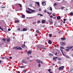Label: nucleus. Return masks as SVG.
I'll return each mask as SVG.
<instances>
[{
    "mask_svg": "<svg viewBox=\"0 0 73 73\" xmlns=\"http://www.w3.org/2000/svg\"><path fill=\"white\" fill-rule=\"evenodd\" d=\"M13 49H16V50H22L21 47L17 46H15L13 48Z\"/></svg>",
    "mask_w": 73,
    "mask_h": 73,
    "instance_id": "1",
    "label": "nucleus"
},
{
    "mask_svg": "<svg viewBox=\"0 0 73 73\" xmlns=\"http://www.w3.org/2000/svg\"><path fill=\"white\" fill-rule=\"evenodd\" d=\"M68 72H70V73H73V68H72V69H70L68 70Z\"/></svg>",
    "mask_w": 73,
    "mask_h": 73,
    "instance_id": "2",
    "label": "nucleus"
},
{
    "mask_svg": "<svg viewBox=\"0 0 73 73\" xmlns=\"http://www.w3.org/2000/svg\"><path fill=\"white\" fill-rule=\"evenodd\" d=\"M64 69V66H62L61 67H60L59 68V70H63Z\"/></svg>",
    "mask_w": 73,
    "mask_h": 73,
    "instance_id": "3",
    "label": "nucleus"
},
{
    "mask_svg": "<svg viewBox=\"0 0 73 73\" xmlns=\"http://www.w3.org/2000/svg\"><path fill=\"white\" fill-rule=\"evenodd\" d=\"M32 52V51L31 50H29L27 51V54H31Z\"/></svg>",
    "mask_w": 73,
    "mask_h": 73,
    "instance_id": "4",
    "label": "nucleus"
},
{
    "mask_svg": "<svg viewBox=\"0 0 73 73\" xmlns=\"http://www.w3.org/2000/svg\"><path fill=\"white\" fill-rule=\"evenodd\" d=\"M60 44L61 46H64V45H65V43L63 42H61Z\"/></svg>",
    "mask_w": 73,
    "mask_h": 73,
    "instance_id": "5",
    "label": "nucleus"
},
{
    "mask_svg": "<svg viewBox=\"0 0 73 73\" xmlns=\"http://www.w3.org/2000/svg\"><path fill=\"white\" fill-rule=\"evenodd\" d=\"M27 9L28 10L31 11V12H35V11L33 10H32V9H31L29 8H28Z\"/></svg>",
    "mask_w": 73,
    "mask_h": 73,
    "instance_id": "6",
    "label": "nucleus"
},
{
    "mask_svg": "<svg viewBox=\"0 0 73 73\" xmlns=\"http://www.w3.org/2000/svg\"><path fill=\"white\" fill-rule=\"evenodd\" d=\"M73 48V46H67L66 47L67 48H68V49H72Z\"/></svg>",
    "mask_w": 73,
    "mask_h": 73,
    "instance_id": "7",
    "label": "nucleus"
},
{
    "mask_svg": "<svg viewBox=\"0 0 73 73\" xmlns=\"http://www.w3.org/2000/svg\"><path fill=\"white\" fill-rule=\"evenodd\" d=\"M26 12H27V13H29V14L32 13V12L29 10H26Z\"/></svg>",
    "mask_w": 73,
    "mask_h": 73,
    "instance_id": "8",
    "label": "nucleus"
},
{
    "mask_svg": "<svg viewBox=\"0 0 73 73\" xmlns=\"http://www.w3.org/2000/svg\"><path fill=\"white\" fill-rule=\"evenodd\" d=\"M11 41V39L7 38L6 39V41L7 42H9Z\"/></svg>",
    "mask_w": 73,
    "mask_h": 73,
    "instance_id": "9",
    "label": "nucleus"
},
{
    "mask_svg": "<svg viewBox=\"0 0 73 73\" xmlns=\"http://www.w3.org/2000/svg\"><path fill=\"white\" fill-rule=\"evenodd\" d=\"M0 29H1V31H3V32H6V31H7V30L6 29L5 30V31H4V30H3V29L1 28V26H0Z\"/></svg>",
    "mask_w": 73,
    "mask_h": 73,
    "instance_id": "10",
    "label": "nucleus"
},
{
    "mask_svg": "<svg viewBox=\"0 0 73 73\" xmlns=\"http://www.w3.org/2000/svg\"><path fill=\"white\" fill-rule=\"evenodd\" d=\"M48 42V44H50V45H51L52 44V42L50 40H49Z\"/></svg>",
    "mask_w": 73,
    "mask_h": 73,
    "instance_id": "11",
    "label": "nucleus"
},
{
    "mask_svg": "<svg viewBox=\"0 0 73 73\" xmlns=\"http://www.w3.org/2000/svg\"><path fill=\"white\" fill-rule=\"evenodd\" d=\"M65 57H66V58H67V59H69L70 58V57L69 56H67V55H64Z\"/></svg>",
    "mask_w": 73,
    "mask_h": 73,
    "instance_id": "12",
    "label": "nucleus"
},
{
    "mask_svg": "<svg viewBox=\"0 0 73 73\" xmlns=\"http://www.w3.org/2000/svg\"><path fill=\"white\" fill-rule=\"evenodd\" d=\"M57 19L58 20H60L61 19V17H60V16H59L57 17Z\"/></svg>",
    "mask_w": 73,
    "mask_h": 73,
    "instance_id": "13",
    "label": "nucleus"
},
{
    "mask_svg": "<svg viewBox=\"0 0 73 73\" xmlns=\"http://www.w3.org/2000/svg\"><path fill=\"white\" fill-rule=\"evenodd\" d=\"M42 49H44L45 50H46V48H45V46H42Z\"/></svg>",
    "mask_w": 73,
    "mask_h": 73,
    "instance_id": "14",
    "label": "nucleus"
},
{
    "mask_svg": "<svg viewBox=\"0 0 73 73\" xmlns=\"http://www.w3.org/2000/svg\"><path fill=\"white\" fill-rule=\"evenodd\" d=\"M53 54L52 53H50L49 54V57H52V56H53Z\"/></svg>",
    "mask_w": 73,
    "mask_h": 73,
    "instance_id": "15",
    "label": "nucleus"
},
{
    "mask_svg": "<svg viewBox=\"0 0 73 73\" xmlns=\"http://www.w3.org/2000/svg\"><path fill=\"white\" fill-rule=\"evenodd\" d=\"M22 62L23 64H26L27 63L24 60H22Z\"/></svg>",
    "mask_w": 73,
    "mask_h": 73,
    "instance_id": "16",
    "label": "nucleus"
},
{
    "mask_svg": "<svg viewBox=\"0 0 73 73\" xmlns=\"http://www.w3.org/2000/svg\"><path fill=\"white\" fill-rule=\"evenodd\" d=\"M36 4H37L38 7H40V2H36Z\"/></svg>",
    "mask_w": 73,
    "mask_h": 73,
    "instance_id": "17",
    "label": "nucleus"
},
{
    "mask_svg": "<svg viewBox=\"0 0 73 73\" xmlns=\"http://www.w3.org/2000/svg\"><path fill=\"white\" fill-rule=\"evenodd\" d=\"M27 31V29L26 28H23V31Z\"/></svg>",
    "mask_w": 73,
    "mask_h": 73,
    "instance_id": "18",
    "label": "nucleus"
},
{
    "mask_svg": "<svg viewBox=\"0 0 73 73\" xmlns=\"http://www.w3.org/2000/svg\"><path fill=\"white\" fill-rule=\"evenodd\" d=\"M61 39L62 40V41H64V40H66V38H61Z\"/></svg>",
    "mask_w": 73,
    "mask_h": 73,
    "instance_id": "19",
    "label": "nucleus"
},
{
    "mask_svg": "<svg viewBox=\"0 0 73 73\" xmlns=\"http://www.w3.org/2000/svg\"><path fill=\"white\" fill-rule=\"evenodd\" d=\"M19 68H25V66H20Z\"/></svg>",
    "mask_w": 73,
    "mask_h": 73,
    "instance_id": "20",
    "label": "nucleus"
},
{
    "mask_svg": "<svg viewBox=\"0 0 73 73\" xmlns=\"http://www.w3.org/2000/svg\"><path fill=\"white\" fill-rule=\"evenodd\" d=\"M42 23L43 24H44V23H45V20H43L42 21Z\"/></svg>",
    "mask_w": 73,
    "mask_h": 73,
    "instance_id": "21",
    "label": "nucleus"
},
{
    "mask_svg": "<svg viewBox=\"0 0 73 73\" xmlns=\"http://www.w3.org/2000/svg\"><path fill=\"white\" fill-rule=\"evenodd\" d=\"M25 44H24L23 45H22L21 46V47L22 48H24V47H25Z\"/></svg>",
    "mask_w": 73,
    "mask_h": 73,
    "instance_id": "22",
    "label": "nucleus"
},
{
    "mask_svg": "<svg viewBox=\"0 0 73 73\" xmlns=\"http://www.w3.org/2000/svg\"><path fill=\"white\" fill-rule=\"evenodd\" d=\"M53 61H56V60H57V59H56V58L54 57L53 58Z\"/></svg>",
    "mask_w": 73,
    "mask_h": 73,
    "instance_id": "23",
    "label": "nucleus"
},
{
    "mask_svg": "<svg viewBox=\"0 0 73 73\" xmlns=\"http://www.w3.org/2000/svg\"><path fill=\"white\" fill-rule=\"evenodd\" d=\"M44 2H42V5H43V6H44V5H44Z\"/></svg>",
    "mask_w": 73,
    "mask_h": 73,
    "instance_id": "24",
    "label": "nucleus"
},
{
    "mask_svg": "<svg viewBox=\"0 0 73 73\" xmlns=\"http://www.w3.org/2000/svg\"><path fill=\"white\" fill-rule=\"evenodd\" d=\"M36 61H37L38 63H39L40 64V61L38 59L36 60Z\"/></svg>",
    "mask_w": 73,
    "mask_h": 73,
    "instance_id": "25",
    "label": "nucleus"
},
{
    "mask_svg": "<svg viewBox=\"0 0 73 73\" xmlns=\"http://www.w3.org/2000/svg\"><path fill=\"white\" fill-rule=\"evenodd\" d=\"M22 17L23 18H25V16L24 14L22 15Z\"/></svg>",
    "mask_w": 73,
    "mask_h": 73,
    "instance_id": "26",
    "label": "nucleus"
},
{
    "mask_svg": "<svg viewBox=\"0 0 73 73\" xmlns=\"http://www.w3.org/2000/svg\"><path fill=\"white\" fill-rule=\"evenodd\" d=\"M1 58H2L1 57ZM2 59H4L5 58H6V60H8V58L7 57L4 58V57H2Z\"/></svg>",
    "mask_w": 73,
    "mask_h": 73,
    "instance_id": "27",
    "label": "nucleus"
},
{
    "mask_svg": "<svg viewBox=\"0 0 73 73\" xmlns=\"http://www.w3.org/2000/svg\"><path fill=\"white\" fill-rule=\"evenodd\" d=\"M70 16H73V13L72 12H71L70 13Z\"/></svg>",
    "mask_w": 73,
    "mask_h": 73,
    "instance_id": "28",
    "label": "nucleus"
},
{
    "mask_svg": "<svg viewBox=\"0 0 73 73\" xmlns=\"http://www.w3.org/2000/svg\"><path fill=\"white\" fill-rule=\"evenodd\" d=\"M15 22H16V23H19V21L17 20H15Z\"/></svg>",
    "mask_w": 73,
    "mask_h": 73,
    "instance_id": "29",
    "label": "nucleus"
},
{
    "mask_svg": "<svg viewBox=\"0 0 73 73\" xmlns=\"http://www.w3.org/2000/svg\"><path fill=\"white\" fill-rule=\"evenodd\" d=\"M48 21H49V23H51V24H52L53 23V21H50L49 20H48Z\"/></svg>",
    "mask_w": 73,
    "mask_h": 73,
    "instance_id": "30",
    "label": "nucleus"
},
{
    "mask_svg": "<svg viewBox=\"0 0 73 73\" xmlns=\"http://www.w3.org/2000/svg\"><path fill=\"white\" fill-rule=\"evenodd\" d=\"M36 33H38L40 32V31H39L38 30H36Z\"/></svg>",
    "mask_w": 73,
    "mask_h": 73,
    "instance_id": "31",
    "label": "nucleus"
},
{
    "mask_svg": "<svg viewBox=\"0 0 73 73\" xmlns=\"http://www.w3.org/2000/svg\"><path fill=\"white\" fill-rule=\"evenodd\" d=\"M49 10H50L51 11H52V7H50V8L49 9Z\"/></svg>",
    "mask_w": 73,
    "mask_h": 73,
    "instance_id": "32",
    "label": "nucleus"
},
{
    "mask_svg": "<svg viewBox=\"0 0 73 73\" xmlns=\"http://www.w3.org/2000/svg\"><path fill=\"white\" fill-rule=\"evenodd\" d=\"M19 5L20 6V7L21 8L22 7V5H21V4L20 3H19Z\"/></svg>",
    "mask_w": 73,
    "mask_h": 73,
    "instance_id": "33",
    "label": "nucleus"
},
{
    "mask_svg": "<svg viewBox=\"0 0 73 73\" xmlns=\"http://www.w3.org/2000/svg\"><path fill=\"white\" fill-rule=\"evenodd\" d=\"M37 50H38L39 49V48H40V47H38V46H37L36 47Z\"/></svg>",
    "mask_w": 73,
    "mask_h": 73,
    "instance_id": "34",
    "label": "nucleus"
},
{
    "mask_svg": "<svg viewBox=\"0 0 73 73\" xmlns=\"http://www.w3.org/2000/svg\"><path fill=\"white\" fill-rule=\"evenodd\" d=\"M70 50L69 49H66V52H68V51H69Z\"/></svg>",
    "mask_w": 73,
    "mask_h": 73,
    "instance_id": "35",
    "label": "nucleus"
},
{
    "mask_svg": "<svg viewBox=\"0 0 73 73\" xmlns=\"http://www.w3.org/2000/svg\"><path fill=\"white\" fill-rule=\"evenodd\" d=\"M37 23L38 24H39V23H41V21H37Z\"/></svg>",
    "mask_w": 73,
    "mask_h": 73,
    "instance_id": "36",
    "label": "nucleus"
},
{
    "mask_svg": "<svg viewBox=\"0 0 73 73\" xmlns=\"http://www.w3.org/2000/svg\"><path fill=\"white\" fill-rule=\"evenodd\" d=\"M47 13L48 14V15H52V13H50L49 12H47Z\"/></svg>",
    "mask_w": 73,
    "mask_h": 73,
    "instance_id": "37",
    "label": "nucleus"
},
{
    "mask_svg": "<svg viewBox=\"0 0 73 73\" xmlns=\"http://www.w3.org/2000/svg\"><path fill=\"white\" fill-rule=\"evenodd\" d=\"M3 41H5V40H6V39H5V38H3V39L2 40Z\"/></svg>",
    "mask_w": 73,
    "mask_h": 73,
    "instance_id": "38",
    "label": "nucleus"
},
{
    "mask_svg": "<svg viewBox=\"0 0 73 73\" xmlns=\"http://www.w3.org/2000/svg\"><path fill=\"white\" fill-rule=\"evenodd\" d=\"M57 5V3H54L53 4V5L54 6H55V5Z\"/></svg>",
    "mask_w": 73,
    "mask_h": 73,
    "instance_id": "39",
    "label": "nucleus"
},
{
    "mask_svg": "<svg viewBox=\"0 0 73 73\" xmlns=\"http://www.w3.org/2000/svg\"><path fill=\"white\" fill-rule=\"evenodd\" d=\"M58 60H62V58H59V59H58Z\"/></svg>",
    "mask_w": 73,
    "mask_h": 73,
    "instance_id": "40",
    "label": "nucleus"
},
{
    "mask_svg": "<svg viewBox=\"0 0 73 73\" xmlns=\"http://www.w3.org/2000/svg\"><path fill=\"white\" fill-rule=\"evenodd\" d=\"M50 17L51 18V19H52L53 18V16L52 15H51L50 16Z\"/></svg>",
    "mask_w": 73,
    "mask_h": 73,
    "instance_id": "41",
    "label": "nucleus"
},
{
    "mask_svg": "<svg viewBox=\"0 0 73 73\" xmlns=\"http://www.w3.org/2000/svg\"><path fill=\"white\" fill-rule=\"evenodd\" d=\"M23 72L24 73H26V70H23Z\"/></svg>",
    "mask_w": 73,
    "mask_h": 73,
    "instance_id": "42",
    "label": "nucleus"
},
{
    "mask_svg": "<svg viewBox=\"0 0 73 73\" xmlns=\"http://www.w3.org/2000/svg\"><path fill=\"white\" fill-rule=\"evenodd\" d=\"M60 48L61 49H64V47H63V46H60Z\"/></svg>",
    "mask_w": 73,
    "mask_h": 73,
    "instance_id": "43",
    "label": "nucleus"
},
{
    "mask_svg": "<svg viewBox=\"0 0 73 73\" xmlns=\"http://www.w3.org/2000/svg\"><path fill=\"white\" fill-rule=\"evenodd\" d=\"M60 51H61L62 53L63 52V50L62 49H60Z\"/></svg>",
    "mask_w": 73,
    "mask_h": 73,
    "instance_id": "44",
    "label": "nucleus"
},
{
    "mask_svg": "<svg viewBox=\"0 0 73 73\" xmlns=\"http://www.w3.org/2000/svg\"><path fill=\"white\" fill-rule=\"evenodd\" d=\"M40 66H41V65L40 64H39L38 65V67H40Z\"/></svg>",
    "mask_w": 73,
    "mask_h": 73,
    "instance_id": "45",
    "label": "nucleus"
},
{
    "mask_svg": "<svg viewBox=\"0 0 73 73\" xmlns=\"http://www.w3.org/2000/svg\"><path fill=\"white\" fill-rule=\"evenodd\" d=\"M52 15L53 16H56V14H55V13H53L52 14Z\"/></svg>",
    "mask_w": 73,
    "mask_h": 73,
    "instance_id": "46",
    "label": "nucleus"
},
{
    "mask_svg": "<svg viewBox=\"0 0 73 73\" xmlns=\"http://www.w3.org/2000/svg\"><path fill=\"white\" fill-rule=\"evenodd\" d=\"M58 64H60L61 63V61H58Z\"/></svg>",
    "mask_w": 73,
    "mask_h": 73,
    "instance_id": "47",
    "label": "nucleus"
},
{
    "mask_svg": "<svg viewBox=\"0 0 73 73\" xmlns=\"http://www.w3.org/2000/svg\"><path fill=\"white\" fill-rule=\"evenodd\" d=\"M58 33H61V31H60L59 32H58Z\"/></svg>",
    "mask_w": 73,
    "mask_h": 73,
    "instance_id": "48",
    "label": "nucleus"
},
{
    "mask_svg": "<svg viewBox=\"0 0 73 73\" xmlns=\"http://www.w3.org/2000/svg\"><path fill=\"white\" fill-rule=\"evenodd\" d=\"M49 36L50 37H52V34H50L49 35Z\"/></svg>",
    "mask_w": 73,
    "mask_h": 73,
    "instance_id": "49",
    "label": "nucleus"
},
{
    "mask_svg": "<svg viewBox=\"0 0 73 73\" xmlns=\"http://www.w3.org/2000/svg\"><path fill=\"white\" fill-rule=\"evenodd\" d=\"M17 31H20V28H18L17 29Z\"/></svg>",
    "mask_w": 73,
    "mask_h": 73,
    "instance_id": "50",
    "label": "nucleus"
},
{
    "mask_svg": "<svg viewBox=\"0 0 73 73\" xmlns=\"http://www.w3.org/2000/svg\"><path fill=\"white\" fill-rule=\"evenodd\" d=\"M62 54H63V56H66V55H65L64 54V53H63V52H62Z\"/></svg>",
    "mask_w": 73,
    "mask_h": 73,
    "instance_id": "51",
    "label": "nucleus"
},
{
    "mask_svg": "<svg viewBox=\"0 0 73 73\" xmlns=\"http://www.w3.org/2000/svg\"><path fill=\"white\" fill-rule=\"evenodd\" d=\"M40 63H41V64H44V63H43V62H42V61H40Z\"/></svg>",
    "mask_w": 73,
    "mask_h": 73,
    "instance_id": "52",
    "label": "nucleus"
},
{
    "mask_svg": "<svg viewBox=\"0 0 73 73\" xmlns=\"http://www.w3.org/2000/svg\"><path fill=\"white\" fill-rule=\"evenodd\" d=\"M9 58L10 59H12V56H10Z\"/></svg>",
    "mask_w": 73,
    "mask_h": 73,
    "instance_id": "53",
    "label": "nucleus"
},
{
    "mask_svg": "<svg viewBox=\"0 0 73 73\" xmlns=\"http://www.w3.org/2000/svg\"><path fill=\"white\" fill-rule=\"evenodd\" d=\"M8 31H11V29H8Z\"/></svg>",
    "mask_w": 73,
    "mask_h": 73,
    "instance_id": "54",
    "label": "nucleus"
},
{
    "mask_svg": "<svg viewBox=\"0 0 73 73\" xmlns=\"http://www.w3.org/2000/svg\"><path fill=\"white\" fill-rule=\"evenodd\" d=\"M63 20H64V21H66V19L65 18L64 19H63Z\"/></svg>",
    "mask_w": 73,
    "mask_h": 73,
    "instance_id": "55",
    "label": "nucleus"
},
{
    "mask_svg": "<svg viewBox=\"0 0 73 73\" xmlns=\"http://www.w3.org/2000/svg\"><path fill=\"white\" fill-rule=\"evenodd\" d=\"M48 71L49 72H50V69H49L48 70Z\"/></svg>",
    "mask_w": 73,
    "mask_h": 73,
    "instance_id": "56",
    "label": "nucleus"
},
{
    "mask_svg": "<svg viewBox=\"0 0 73 73\" xmlns=\"http://www.w3.org/2000/svg\"><path fill=\"white\" fill-rule=\"evenodd\" d=\"M39 11H41V9H39Z\"/></svg>",
    "mask_w": 73,
    "mask_h": 73,
    "instance_id": "57",
    "label": "nucleus"
},
{
    "mask_svg": "<svg viewBox=\"0 0 73 73\" xmlns=\"http://www.w3.org/2000/svg\"><path fill=\"white\" fill-rule=\"evenodd\" d=\"M38 35L37 34H35V36H37Z\"/></svg>",
    "mask_w": 73,
    "mask_h": 73,
    "instance_id": "58",
    "label": "nucleus"
},
{
    "mask_svg": "<svg viewBox=\"0 0 73 73\" xmlns=\"http://www.w3.org/2000/svg\"><path fill=\"white\" fill-rule=\"evenodd\" d=\"M32 60H29V62H32Z\"/></svg>",
    "mask_w": 73,
    "mask_h": 73,
    "instance_id": "59",
    "label": "nucleus"
},
{
    "mask_svg": "<svg viewBox=\"0 0 73 73\" xmlns=\"http://www.w3.org/2000/svg\"><path fill=\"white\" fill-rule=\"evenodd\" d=\"M64 8H65V7H63L61 8V9H64Z\"/></svg>",
    "mask_w": 73,
    "mask_h": 73,
    "instance_id": "60",
    "label": "nucleus"
},
{
    "mask_svg": "<svg viewBox=\"0 0 73 73\" xmlns=\"http://www.w3.org/2000/svg\"><path fill=\"white\" fill-rule=\"evenodd\" d=\"M40 16H43V15H42L41 14H40Z\"/></svg>",
    "mask_w": 73,
    "mask_h": 73,
    "instance_id": "61",
    "label": "nucleus"
},
{
    "mask_svg": "<svg viewBox=\"0 0 73 73\" xmlns=\"http://www.w3.org/2000/svg\"><path fill=\"white\" fill-rule=\"evenodd\" d=\"M55 58L56 59V58H58V57H56Z\"/></svg>",
    "mask_w": 73,
    "mask_h": 73,
    "instance_id": "62",
    "label": "nucleus"
},
{
    "mask_svg": "<svg viewBox=\"0 0 73 73\" xmlns=\"http://www.w3.org/2000/svg\"><path fill=\"white\" fill-rule=\"evenodd\" d=\"M44 13H46L47 11H44Z\"/></svg>",
    "mask_w": 73,
    "mask_h": 73,
    "instance_id": "63",
    "label": "nucleus"
},
{
    "mask_svg": "<svg viewBox=\"0 0 73 73\" xmlns=\"http://www.w3.org/2000/svg\"><path fill=\"white\" fill-rule=\"evenodd\" d=\"M29 57H30L32 58V57H33V56H30Z\"/></svg>",
    "mask_w": 73,
    "mask_h": 73,
    "instance_id": "64",
    "label": "nucleus"
}]
</instances>
